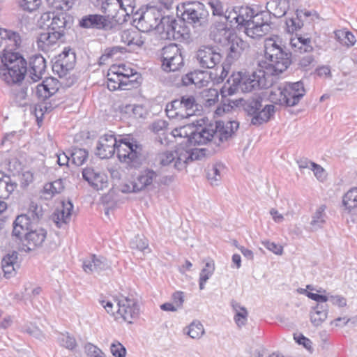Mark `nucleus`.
<instances>
[{"label":"nucleus","instance_id":"nucleus-1","mask_svg":"<svg viewBox=\"0 0 357 357\" xmlns=\"http://www.w3.org/2000/svg\"><path fill=\"white\" fill-rule=\"evenodd\" d=\"M116 151L118 158L131 168L140 167L146 160L142 146L130 142L119 137L117 139L113 134H105L99 138L96 154L100 158H109Z\"/></svg>","mask_w":357,"mask_h":357},{"label":"nucleus","instance_id":"nucleus-2","mask_svg":"<svg viewBox=\"0 0 357 357\" xmlns=\"http://www.w3.org/2000/svg\"><path fill=\"white\" fill-rule=\"evenodd\" d=\"M227 82L229 86L225 85L220 91L222 97L232 96L238 90L248 93L256 89L268 88L271 85L266 80L265 71L261 69L252 72L251 75H242L239 73L233 75Z\"/></svg>","mask_w":357,"mask_h":357},{"label":"nucleus","instance_id":"nucleus-3","mask_svg":"<svg viewBox=\"0 0 357 357\" xmlns=\"http://www.w3.org/2000/svg\"><path fill=\"white\" fill-rule=\"evenodd\" d=\"M306 93L302 81L287 82L274 87L269 93L270 100L282 106L294 107L297 105Z\"/></svg>","mask_w":357,"mask_h":357},{"label":"nucleus","instance_id":"nucleus-4","mask_svg":"<svg viewBox=\"0 0 357 357\" xmlns=\"http://www.w3.org/2000/svg\"><path fill=\"white\" fill-rule=\"evenodd\" d=\"M27 73L26 60L20 54H5L0 57V77L8 84L22 81Z\"/></svg>","mask_w":357,"mask_h":357},{"label":"nucleus","instance_id":"nucleus-5","mask_svg":"<svg viewBox=\"0 0 357 357\" xmlns=\"http://www.w3.org/2000/svg\"><path fill=\"white\" fill-rule=\"evenodd\" d=\"M264 56L275 75L286 70L291 62L290 54L284 51L278 37L265 39Z\"/></svg>","mask_w":357,"mask_h":357},{"label":"nucleus","instance_id":"nucleus-6","mask_svg":"<svg viewBox=\"0 0 357 357\" xmlns=\"http://www.w3.org/2000/svg\"><path fill=\"white\" fill-rule=\"evenodd\" d=\"M159 177V172L149 167L143 168L132 181L123 183L121 190L123 193H130L149 190L158 183Z\"/></svg>","mask_w":357,"mask_h":357},{"label":"nucleus","instance_id":"nucleus-7","mask_svg":"<svg viewBox=\"0 0 357 357\" xmlns=\"http://www.w3.org/2000/svg\"><path fill=\"white\" fill-rule=\"evenodd\" d=\"M38 22L40 28L46 29L54 33L59 32L62 37L66 28L70 26L72 20L66 13L55 14L54 12H46L41 15Z\"/></svg>","mask_w":357,"mask_h":357},{"label":"nucleus","instance_id":"nucleus-8","mask_svg":"<svg viewBox=\"0 0 357 357\" xmlns=\"http://www.w3.org/2000/svg\"><path fill=\"white\" fill-rule=\"evenodd\" d=\"M183 12L182 18L187 23L194 26H202L207 24L208 13L202 3L199 2H188L182 4Z\"/></svg>","mask_w":357,"mask_h":357},{"label":"nucleus","instance_id":"nucleus-9","mask_svg":"<svg viewBox=\"0 0 357 357\" xmlns=\"http://www.w3.org/2000/svg\"><path fill=\"white\" fill-rule=\"evenodd\" d=\"M135 21L138 20L137 25L142 29L143 32H147L152 29H160L162 20L164 18L162 12L156 7L147 8L140 15L135 13Z\"/></svg>","mask_w":357,"mask_h":357},{"label":"nucleus","instance_id":"nucleus-10","mask_svg":"<svg viewBox=\"0 0 357 357\" xmlns=\"http://www.w3.org/2000/svg\"><path fill=\"white\" fill-rule=\"evenodd\" d=\"M117 307L116 315L128 324L139 317V306L137 301L129 297L121 296L115 301Z\"/></svg>","mask_w":357,"mask_h":357},{"label":"nucleus","instance_id":"nucleus-11","mask_svg":"<svg viewBox=\"0 0 357 357\" xmlns=\"http://www.w3.org/2000/svg\"><path fill=\"white\" fill-rule=\"evenodd\" d=\"M270 31L271 25L268 23V14L264 11L255 14L252 21L247 24L245 33L251 38L259 39Z\"/></svg>","mask_w":357,"mask_h":357},{"label":"nucleus","instance_id":"nucleus-12","mask_svg":"<svg viewBox=\"0 0 357 357\" xmlns=\"http://www.w3.org/2000/svg\"><path fill=\"white\" fill-rule=\"evenodd\" d=\"M197 59L203 68H214L218 70V65L221 63L222 56L213 47H202L197 52Z\"/></svg>","mask_w":357,"mask_h":357},{"label":"nucleus","instance_id":"nucleus-13","mask_svg":"<svg viewBox=\"0 0 357 357\" xmlns=\"http://www.w3.org/2000/svg\"><path fill=\"white\" fill-rule=\"evenodd\" d=\"M47 237V231L41 227H36L34 225L31 231L26 233L23 239L22 244L26 248L28 251L34 250L40 248L45 242Z\"/></svg>","mask_w":357,"mask_h":357},{"label":"nucleus","instance_id":"nucleus-14","mask_svg":"<svg viewBox=\"0 0 357 357\" xmlns=\"http://www.w3.org/2000/svg\"><path fill=\"white\" fill-rule=\"evenodd\" d=\"M218 135L215 128L212 126L205 128H195L194 134L192 136L191 144H203L210 142H213L216 145H220L218 142Z\"/></svg>","mask_w":357,"mask_h":357},{"label":"nucleus","instance_id":"nucleus-15","mask_svg":"<svg viewBox=\"0 0 357 357\" xmlns=\"http://www.w3.org/2000/svg\"><path fill=\"white\" fill-rule=\"evenodd\" d=\"M83 178L97 190L107 187V176L101 171L93 167H86L82 171Z\"/></svg>","mask_w":357,"mask_h":357},{"label":"nucleus","instance_id":"nucleus-16","mask_svg":"<svg viewBox=\"0 0 357 357\" xmlns=\"http://www.w3.org/2000/svg\"><path fill=\"white\" fill-rule=\"evenodd\" d=\"M342 206L350 221L357 223V187L351 188L343 195Z\"/></svg>","mask_w":357,"mask_h":357},{"label":"nucleus","instance_id":"nucleus-17","mask_svg":"<svg viewBox=\"0 0 357 357\" xmlns=\"http://www.w3.org/2000/svg\"><path fill=\"white\" fill-rule=\"evenodd\" d=\"M35 224L28 215H18L13 224L12 235L15 238L22 241L26 233L34 227Z\"/></svg>","mask_w":357,"mask_h":357},{"label":"nucleus","instance_id":"nucleus-18","mask_svg":"<svg viewBox=\"0 0 357 357\" xmlns=\"http://www.w3.org/2000/svg\"><path fill=\"white\" fill-rule=\"evenodd\" d=\"M46 70V61L40 54H36L30 57L27 73L33 82L40 79Z\"/></svg>","mask_w":357,"mask_h":357},{"label":"nucleus","instance_id":"nucleus-19","mask_svg":"<svg viewBox=\"0 0 357 357\" xmlns=\"http://www.w3.org/2000/svg\"><path fill=\"white\" fill-rule=\"evenodd\" d=\"M3 46L2 47V55L5 54H20L15 52L18 50L22 43V38L19 33L6 29L3 31Z\"/></svg>","mask_w":357,"mask_h":357},{"label":"nucleus","instance_id":"nucleus-20","mask_svg":"<svg viewBox=\"0 0 357 357\" xmlns=\"http://www.w3.org/2000/svg\"><path fill=\"white\" fill-rule=\"evenodd\" d=\"M100 9L107 18H111L116 24L126 21L121 13L119 0H102Z\"/></svg>","mask_w":357,"mask_h":357},{"label":"nucleus","instance_id":"nucleus-21","mask_svg":"<svg viewBox=\"0 0 357 357\" xmlns=\"http://www.w3.org/2000/svg\"><path fill=\"white\" fill-rule=\"evenodd\" d=\"M79 25L83 28L109 30L113 28V22L100 15H89L82 19L79 22Z\"/></svg>","mask_w":357,"mask_h":357},{"label":"nucleus","instance_id":"nucleus-22","mask_svg":"<svg viewBox=\"0 0 357 357\" xmlns=\"http://www.w3.org/2000/svg\"><path fill=\"white\" fill-rule=\"evenodd\" d=\"M75 55L69 51H63V57L59 59L53 65V70L56 72L59 77H65L75 66Z\"/></svg>","mask_w":357,"mask_h":357},{"label":"nucleus","instance_id":"nucleus-23","mask_svg":"<svg viewBox=\"0 0 357 357\" xmlns=\"http://www.w3.org/2000/svg\"><path fill=\"white\" fill-rule=\"evenodd\" d=\"M59 89V83L57 79L50 77L47 78L42 84H38L35 89L36 95L40 100H45L55 94Z\"/></svg>","mask_w":357,"mask_h":357},{"label":"nucleus","instance_id":"nucleus-24","mask_svg":"<svg viewBox=\"0 0 357 357\" xmlns=\"http://www.w3.org/2000/svg\"><path fill=\"white\" fill-rule=\"evenodd\" d=\"M229 43L230 46L227 59L229 61L236 60L243 52H247L250 49L249 43L236 35L231 36Z\"/></svg>","mask_w":357,"mask_h":357},{"label":"nucleus","instance_id":"nucleus-25","mask_svg":"<svg viewBox=\"0 0 357 357\" xmlns=\"http://www.w3.org/2000/svg\"><path fill=\"white\" fill-rule=\"evenodd\" d=\"M73 205L70 201L62 202L61 207L53 213L52 218L57 227L61 228L70 220Z\"/></svg>","mask_w":357,"mask_h":357},{"label":"nucleus","instance_id":"nucleus-26","mask_svg":"<svg viewBox=\"0 0 357 357\" xmlns=\"http://www.w3.org/2000/svg\"><path fill=\"white\" fill-rule=\"evenodd\" d=\"M273 105H265L260 109L250 114V123L255 126H259L267 123L273 116L275 110Z\"/></svg>","mask_w":357,"mask_h":357},{"label":"nucleus","instance_id":"nucleus-27","mask_svg":"<svg viewBox=\"0 0 357 357\" xmlns=\"http://www.w3.org/2000/svg\"><path fill=\"white\" fill-rule=\"evenodd\" d=\"M61 38L59 32L54 33L50 30H47V31L40 33L37 40L38 47L40 50L47 52L51 50Z\"/></svg>","mask_w":357,"mask_h":357},{"label":"nucleus","instance_id":"nucleus-28","mask_svg":"<svg viewBox=\"0 0 357 357\" xmlns=\"http://www.w3.org/2000/svg\"><path fill=\"white\" fill-rule=\"evenodd\" d=\"M181 26L173 17H164L160 25V29L166 34L168 39H178L182 35L181 33Z\"/></svg>","mask_w":357,"mask_h":357},{"label":"nucleus","instance_id":"nucleus-29","mask_svg":"<svg viewBox=\"0 0 357 357\" xmlns=\"http://www.w3.org/2000/svg\"><path fill=\"white\" fill-rule=\"evenodd\" d=\"M33 92V89L28 86H22L15 89L13 92V103L17 107H24L31 105L32 100L31 96Z\"/></svg>","mask_w":357,"mask_h":357},{"label":"nucleus","instance_id":"nucleus-30","mask_svg":"<svg viewBox=\"0 0 357 357\" xmlns=\"http://www.w3.org/2000/svg\"><path fill=\"white\" fill-rule=\"evenodd\" d=\"M238 126V123L236 121H229L226 124L222 122H217L215 130H217L218 135V142L222 143L227 141L237 130Z\"/></svg>","mask_w":357,"mask_h":357},{"label":"nucleus","instance_id":"nucleus-31","mask_svg":"<svg viewBox=\"0 0 357 357\" xmlns=\"http://www.w3.org/2000/svg\"><path fill=\"white\" fill-rule=\"evenodd\" d=\"M268 17L272 14L275 17H282L289 8V0H271L266 3Z\"/></svg>","mask_w":357,"mask_h":357},{"label":"nucleus","instance_id":"nucleus-32","mask_svg":"<svg viewBox=\"0 0 357 357\" xmlns=\"http://www.w3.org/2000/svg\"><path fill=\"white\" fill-rule=\"evenodd\" d=\"M165 112L169 119H185L192 116V113L183 110L180 99H176L166 105Z\"/></svg>","mask_w":357,"mask_h":357},{"label":"nucleus","instance_id":"nucleus-33","mask_svg":"<svg viewBox=\"0 0 357 357\" xmlns=\"http://www.w3.org/2000/svg\"><path fill=\"white\" fill-rule=\"evenodd\" d=\"M225 165L221 162H216L208 167L206 177L211 185H218L222 179V172L225 171Z\"/></svg>","mask_w":357,"mask_h":357},{"label":"nucleus","instance_id":"nucleus-34","mask_svg":"<svg viewBox=\"0 0 357 357\" xmlns=\"http://www.w3.org/2000/svg\"><path fill=\"white\" fill-rule=\"evenodd\" d=\"M262 98L257 95L247 99H240L243 109L248 116L264 106L262 105Z\"/></svg>","mask_w":357,"mask_h":357},{"label":"nucleus","instance_id":"nucleus-35","mask_svg":"<svg viewBox=\"0 0 357 357\" xmlns=\"http://www.w3.org/2000/svg\"><path fill=\"white\" fill-rule=\"evenodd\" d=\"M213 40L221 45H225L231 39V36L235 34L232 33V31L227 28L224 24H220L219 28H215L212 32Z\"/></svg>","mask_w":357,"mask_h":357},{"label":"nucleus","instance_id":"nucleus-36","mask_svg":"<svg viewBox=\"0 0 357 357\" xmlns=\"http://www.w3.org/2000/svg\"><path fill=\"white\" fill-rule=\"evenodd\" d=\"M325 205L319 206L312 215L310 222L311 230L317 231L322 228L326 222V214Z\"/></svg>","mask_w":357,"mask_h":357},{"label":"nucleus","instance_id":"nucleus-37","mask_svg":"<svg viewBox=\"0 0 357 357\" xmlns=\"http://www.w3.org/2000/svg\"><path fill=\"white\" fill-rule=\"evenodd\" d=\"M328 305L317 304L310 312V319L315 326L321 325L327 318Z\"/></svg>","mask_w":357,"mask_h":357},{"label":"nucleus","instance_id":"nucleus-38","mask_svg":"<svg viewBox=\"0 0 357 357\" xmlns=\"http://www.w3.org/2000/svg\"><path fill=\"white\" fill-rule=\"evenodd\" d=\"M174 155L176 159L174 167L178 170L185 168L186 164L190 161V149H186L183 146L178 147L174 151Z\"/></svg>","mask_w":357,"mask_h":357},{"label":"nucleus","instance_id":"nucleus-39","mask_svg":"<svg viewBox=\"0 0 357 357\" xmlns=\"http://www.w3.org/2000/svg\"><path fill=\"white\" fill-rule=\"evenodd\" d=\"M255 17L253 9L248 6H238L237 26H243L245 29L247 24L252 22Z\"/></svg>","mask_w":357,"mask_h":357},{"label":"nucleus","instance_id":"nucleus-40","mask_svg":"<svg viewBox=\"0 0 357 357\" xmlns=\"http://www.w3.org/2000/svg\"><path fill=\"white\" fill-rule=\"evenodd\" d=\"M215 271V263L212 259L206 261L205 266L199 273V285L201 290L205 287V283L212 276Z\"/></svg>","mask_w":357,"mask_h":357},{"label":"nucleus","instance_id":"nucleus-41","mask_svg":"<svg viewBox=\"0 0 357 357\" xmlns=\"http://www.w3.org/2000/svg\"><path fill=\"white\" fill-rule=\"evenodd\" d=\"M116 67H113L109 70L107 74V88L110 91H115L116 89H123L122 86V75L121 73H116Z\"/></svg>","mask_w":357,"mask_h":357},{"label":"nucleus","instance_id":"nucleus-42","mask_svg":"<svg viewBox=\"0 0 357 357\" xmlns=\"http://www.w3.org/2000/svg\"><path fill=\"white\" fill-rule=\"evenodd\" d=\"M334 33L335 39L342 45L351 47L356 43L354 34L346 29L335 31Z\"/></svg>","mask_w":357,"mask_h":357},{"label":"nucleus","instance_id":"nucleus-43","mask_svg":"<svg viewBox=\"0 0 357 357\" xmlns=\"http://www.w3.org/2000/svg\"><path fill=\"white\" fill-rule=\"evenodd\" d=\"M122 75V86L123 90H130L132 88H135L138 85V82L137 81L139 75L136 72H133V70H130V73H121Z\"/></svg>","mask_w":357,"mask_h":357},{"label":"nucleus","instance_id":"nucleus-44","mask_svg":"<svg viewBox=\"0 0 357 357\" xmlns=\"http://www.w3.org/2000/svg\"><path fill=\"white\" fill-rule=\"evenodd\" d=\"M202 103L205 107L214 105L218 100L219 93L216 89H204L201 93Z\"/></svg>","mask_w":357,"mask_h":357},{"label":"nucleus","instance_id":"nucleus-45","mask_svg":"<svg viewBox=\"0 0 357 357\" xmlns=\"http://www.w3.org/2000/svg\"><path fill=\"white\" fill-rule=\"evenodd\" d=\"M183 57L182 52H181L174 57L168 60L167 61L162 63V66L164 70L167 72L176 71L178 70L183 66Z\"/></svg>","mask_w":357,"mask_h":357},{"label":"nucleus","instance_id":"nucleus-46","mask_svg":"<svg viewBox=\"0 0 357 357\" xmlns=\"http://www.w3.org/2000/svg\"><path fill=\"white\" fill-rule=\"evenodd\" d=\"M72 162L77 166L82 165L88 158V151L84 149L73 148L70 153Z\"/></svg>","mask_w":357,"mask_h":357},{"label":"nucleus","instance_id":"nucleus-47","mask_svg":"<svg viewBox=\"0 0 357 357\" xmlns=\"http://www.w3.org/2000/svg\"><path fill=\"white\" fill-rule=\"evenodd\" d=\"M17 187V183L13 181L12 178L0 172V190H5L8 196Z\"/></svg>","mask_w":357,"mask_h":357},{"label":"nucleus","instance_id":"nucleus-48","mask_svg":"<svg viewBox=\"0 0 357 357\" xmlns=\"http://www.w3.org/2000/svg\"><path fill=\"white\" fill-rule=\"evenodd\" d=\"M194 130L195 126L188 124L174 129L172 131V134L174 137L188 138V142L191 143L192 136L194 134Z\"/></svg>","mask_w":357,"mask_h":357},{"label":"nucleus","instance_id":"nucleus-49","mask_svg":"<svg viewBox=\"0 0 357 357\" xmlns=\"http://www.w3.org/2000/svg\"><path fill=\"white\" fill-rule=\"evenodd\" d=\"M290 45L295 52L310 53L313 50L311 40H307L305 43V42H301L297 39H291Z\"/></svg>","mask_w":357,"mask_h":357},{"label":"nucleus","instance_id":"nucleus-50","mask_svg":"<svg viewBox=\"0 0 357 357\" xmlns=\"http://www.w3.org/2000/svg\"><path fill=\"white\" fill-rule=\"evenodd\" d=\"M181 50L178 45L174 43L169 44L162 49V61L165 63L176 54L180 53Z\"/></svg>","mask_w":357,"mask_h":357},{"label":"nucleus","instance_id":"nucleus-51","mask_svg":"<svg viewBox=\"0 0 357 357\" xmlns=\"http://www.w3.org/2000/svg\"><path fill=\"white\" fill-rule=\"evenodd\" d=\"M187 334L192 339H199L204 334L203 325L199 321H193L188 326Z\"/></svg>","mask_w":357,"mask_h":357},{"label":"nucleus","instance_id":"nucleus-52","mask_svg":"<svg viewBox=\"0 0 357 357\" xmlns=\"http://www.w3.org/2000/svg\"><path fill=\"white\" fill-rule=\"evenodd\" d=\"M183 109L187 112L192 113L193 115L195 109L194 107H197L195 98L193 96H183L180 99Z\"/></svg>","mask_w":357,"mask_h":357},{"label":"nucleus","instance_id":"nucleus-53","mask_svg":"<svg viewBox=\"0 0 357 357\" xmlns=\"http://www.w3.org/2000/svg\"><path fill=\"white\" fill-rule=\"evenodd\" d=\"M50 7L61 10H69L73 3L70 0H46Z\"/></svg>","mask_w":357,"mask_h":357},{"label":"nucleus","instance_id":"nucleus-54","mask_svg":"<svg viewBox=\"0 0 357 357\" xmlns=\"http://www.w3.org/2000/svg\"><path fill=\"white\" fill-rule=\"evenodd\" d=\"M146 40L145 34L140 32L139 30L135 29L132 38L130 42V47L135 50L139 48H142Z\"/></svg>","mask_w":357,"mask_h":357},{"label":"nucleus","instance_id":"nucleus-55","mask_svg":"<svg viewBox=\"0 0 357 357\" xmlns=\"http://www.w3.org/2000/svg\"><path fill=\"white\" fill-rule=\"evenodd\" d=\"M122 16L126 18V16L135 14V0H119Z\"/></svg>","mask_w":357,"mask_h":357},{"label":"nucleus","instance_id":"nucleus-56","mask_svg":"<svg viewBox=\"0 0 357 357\" xmlns=\"http://www.w3.org/2000/svg\"><path fill=\"white\" fill-rule=\"evenodd\" d=\"M192 76H193V84L197 87L204 86L208 83V79H206L208 73L204 71H194Z\"/></svg>","mask_w":357,"mask_h":357},{"label":"nucleus","instance_id":"nucleus-57","mask_svg":"<svg viewBox=\"0 0 357 357\" xmlns=\"http://www.w3.org/2000/svg\"><path fill=\"white\" fill-rule=\"evenodd\" d=\"M59 341L62 347L70 350H73L77 346L75 339L68 333L61 334L59 337Z\"/></svg>","mask_w":357,"mask_h":357},{"label":"nucleus","instance_id":"nucleus-58","mask_svg":"<svg viewBox=\"0 0 357 357\" xmlns=\"http://www.w3.org/2000/svg\"><path fill=\"white\" fill-rule=\"evenodd\" d=\"M28 215L31 220L33 222L35 220H38L43 215V210L42 208L38 206L36 203L31 202L29 207Z\"/></svg>","mask_w":357,"mask_h":357},{"label":"nucleus","instance_id":"nucleus-59","mask_svg":"<svg viewBox=\"0 0 357 357\" xmlns=\"http://www.w3.org/2000/svg\"><path fill=\"white\" fill-rule=\"evenodd\" d=\"M126 52L125 47L121 46H114L110 48L105 50V52L102 55L101 59H108V58H117V55L119 54H123Z\"/></svg>","mask_w":357,"mask_h":357},{"label":"nucleus","instance_id":"nucleus-60","mask_svg":"<svg viewBox=\"0 0 357 357\" xmlns=\"http://www.w3.org/2000/svg\"><path fill=\"white\" fill-rule=\"evenodd\" d=\"M158 158L161 165L167 166L172 162H175L176 156L174 152L167 151L158 154Z\"/></svg>","mask_w":357,"mask_h":357},{"label":"nucleus","instance_id":"nucleus-61","mask_svg":"<svg viewBox=\"0 0 357 357\" xmlns=\"http://www.w3.org/2000/svg\"><path fill=\"white\" fill-rule=\"evenodd\" d=\"M238 6L234 7L231 9H227L224 13L225 20L231 24V26L237 25L238 22Z\"/></svg>","mask_w":357,"mask_h":357},{"label":"nucleus","instance_id":"nucleus-62","mask_svg":"<svg viewBox=\"0 0 357 357\" xmlns=\"http://www.w3.org/2000/svg\"><path fill=\"white\" fill-rule=\"evenodd\" d=\"M110 351L115 357H126V348L117 341L114 342L110 346Z\"/></svg>","mask_w":357,"mask_h":357},{"label":"nucleus","instance_id":"nucleus-63","mask_svg":"<svg viewBox=\"0 0 357 357\" xmlns=\"http://www.w3.org/2000/svg\"><path fill=\"white\" fill-rule=\"evenodd\" d=\"M41 3V0H21L20 6L24 10L32 12L36 10Z\"/></svg>","mask_w":357,"mask_h":357},{"label":"nucleus","instance_id":"nucleus-64","mask_svg":"<svg viewBox=\"0 0 357 357\" xmlns=\"http://www.w3.org/2000/svg\"><path fill=\"white\" fill-rule=\"evenodd\" d=\"M85 351L89 357H106L99 348L91 343L85 345Z\"/></svg>","mask_w":357,"mask_h":357}]
</instances>
